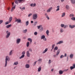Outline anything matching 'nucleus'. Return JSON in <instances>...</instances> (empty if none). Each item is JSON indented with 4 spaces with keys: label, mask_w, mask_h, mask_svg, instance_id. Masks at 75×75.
<instances>
[{
    "label": "nucleus",
    "mask_w": 75,
    "mask_h": 75,
    "mask_svg": "<svg viewBox=\"0 0 75 75\" xmlns=\"http://www.w3.org/2000/svg\"><path fill=\"white\" fill-rule=\"evenodd\" d=\"M9 60H10V57L8 56H6L5 59V67H7V61H9Z\"/></svg>",
    "instance_id": "nucleus-1"
},
{
    "label": "nucleus",
    "mask_w": 75,
    "mask_h": 75,
    "mask_svg": "<svg viewBox=\"0 0 75 75\" xmlns=\"http://www.w3.org/2000/svg\"><path fill=\"white\" fill-rule=\"evenodd\" d=\"M25 0H15V3L17 4H18V3H23V2H24ZM18 1H19L18 2Z\"/></svg>",
    "instance_id": "nucleus-2"
},
{
    "label": "nucleus",
    "mask_w": 75,
    "mask_h": 75,
    "mask_svg": "<svg viewBox=\"0 0 75 75\" xmlns=\"http://www.w3.org/2000/svg\"><path fill=\"white\" fill-rule=\"evenodd\" d=\"M33 20H36L38 18V15L37 14H34L33 15Z\"/></svg>",
    "instance_id": "nucleus-3"
},
{
    "label": "nucleus",
    "mask_w": 75,
    "mask_h": 75,
    "mask_svg": "<svg viewBox=\"0 0 75 75\" xmlns=\"http://www.w3.org/2000/svg\"><path fill=\"white\" fill-rule=\"evenodd\" d=\"M6 34H7L6 36V38H8L9 37H10V32H8V31H7L6 32Z\"/></svg>",
    "instance_id": "nucleus-4"
},
{
    "label": "nucleus",
    "mask_w": 75,
    "mask_h": 75,
    "mask_svg": "<svg viewBox=\"0 0 75 75\" xmlns=\"http://www.w3.org/2000/svg\"><path fill=\"white\" fill-rule=\"evenodd\" d=\"M15 22H17L18 23H21V21L20 19H18L16 18H15Z\"/></svg>",
    "instance_id": "nucleus-5"
},
{
    "label": "nucleus",
    "mask_w": 75,
    "mask_h": 75,
    "mask_svg": "<svg viewBox=\"0 0 75 75\" xmlns=\"http://www.w3.org/2000/svg\"><path fill=\"white\" fill-rule=\"evenodd\" d=\"M12 7L11 10V12H13V11H14V9L16 8V5H15L14 6V4H12Z\"/></svg>",
    "instance_id": "nucleus-6"
},
{
    "label": "nucleus",
    "mask_w": 75,
    "mask_h": 75,
    "mask_svg": "<svg viewBox=\"0 0 75 75\" xmlns=\"http://www.w3.org/2000/svg\"><path fill=\"white\" fill-rule=\"evenodd\" d=\"M20 41H21V39H20V38L17 39L16 40V44H20Z\"/></svg>",
    "instance_id": "nucleus-7"
},
{
    "label": "nucleus",
    "mask_w": 75,
    "mask_h": 75,
    "mask_svg": "<svg viewBox=\"0 0 75 75\" xmlns=\"http://www.w3.org/2000/svg\"><path fill=\"white\" fill-rule=\"evenodd\" d=\"M61 27H64V28H65L67 27H68V25H64L63 24H62L61 25Z\"/></svg>",
    "instance_id": "nucleus-8"
},
{
    "label": "nucleus",
    "mask_w": 75,
    "mask_h": 75,
    "mask_svg": "<svg viewBox=\"0 0 75 75\" xmlns=\"http://www.w3.org/2000/svg\"><path fill=\"white\" fill-rule=\"evenodd\" d=\"M45 16L46 17V18L47 19V20H50V17L48 16V15L47 13H45Z\"/></svg>",
    "instance_id": "nucleus-9"
},
{
    "label": "nucleus",
    "mask_w": 75,
    "mask_h": 75,
    "mask_svg": "<svg viewBox=\"0 0 75 75\" xmlns=\"http://www.w3.org/2000/svg\"><path fill=\"white\" fill-rule=\"evenodd\" d=\"M26 54H27V57H30V52H29V51H28L27 52H26Z\"/></svg>",
    "instance_id": "nucleus-10"
},
{
    "label": "nucleus",
    "mask_w": 75,
    "mask_h": 75,
    "mask_svg": "<svg viewBox=\"0 0 75 75\" xmlns=\"http://www.w3.org/2000/svg\"><path fill=\"white\" fill-rule=\"evenodd\" d=\"M52 9V7H51L50 8L48 9L47 11V13H50Z\"/></svg>",
    "instance_id": "nucleus-11"
},
{
    "label": "nucleus",
    "mask_w": 75,
    "mask_h": 75,
    "mask_svg": "<svg viewBox=\"0 0 75 75\" xmlns=\"http://www.w3.org/2000/svg\"><path fill=\"white\" fill-rule=\"evenodd\" d=\"M36 6V4L35 3L33 4H31L30 5V6H31V7H35Z\"/></svg>",
    "instance_id": "nucleus-12"
},
{
    "label": "nucleus",
    "mask_w": 75,
    "mask_h": 75,
    "mask_svg": "<svg viewBox=\"0 0 75 75\" xmlns=\"http://www.w3.org/2000/svg\"><path fill=\"white\" fill-rule=\"evenodd\" d=\"M25 68H30V65L28 64H27L25 65Z\"/></svg>",
    "instance_id": "nucleus-13"
},
{
    "label": "nucleus",
    "mask_w": 75,
    "mask_h": 75,
    "mask_svg": "<svg viewBox=\"0 0 75 75\" xmlns=\"http://www.w3.org/2000/svg\"><path fill=\"white\" fill-rule=\"evenodd\" d=\"M69 27L70 28H74L75 27V25H69Z\"/></svg>",
    "instance_id": "nucleus-14"
},
{
    "label": "nucleus",
    "mask_w": 75,
    "mask_h": 75,
    "mask_svg": "<svg viewBox=\"0 0 75 75\" xmlns=\"http://www.w3.org/2000/svg\"><path fill=\"white\" fill-rule=\"evenodd\" d=\"M64 42L62 41H59V42L57 43V45H58V44H62Z\"/></svg>",
    "instance_id": "nucleus-15"
},
{
    "label": "nucleus",
    "mask_w": 75,
    "mask_h": 75,
    "mask_svg": "<svg viewBox=\"0 0 75 75\" xmlns=\"http://www.w3.org/2000/svg\"><path fill=\"white\" fill-rule=\"evenodd\" d=\"M18 64V62L16 61L13 64V65H17Z\"/></svg>",
    "instance_id": "nucleus-16"
},
{
    "label": "nucleus",
    "mask_w": 75,
    "mask_h": 75,
    "mask_svg": "<svg viewBox=\"0 0 75 75\" xmlns=\"http://www.w3.org/2000/svg\"><path fill=\"white\" fill-rule=\"evenodd\" d=\"M47 51H48V48H46L45 50H44L43 52V54H45L46 52H47Z\"/></svg>",
    "instance_id": "nucleus-17"
},
{
    "label": "nucleus",
    "mask_w": 75,
    "mask_h": 75,
    "mask_svg": "<svg viewBox=\"0 0 75 75\" xmlns=\"http://www.w3.org/2000/svg\"><path fill=\"white\" fill-rule=\"evenodd\" d=\"M60 52V49H59L57 52V53L56 54L57 55H58L59 54V52Z\"/></svg>",
    "instance_id": "nucleus-18"
},
{
    "label": "nucleus",
    "mask_w": 75,
    "mask_h": 75,
    "mask_svg": "<svg viewBox=\"0 0 75 75\" xmlns=\"http://www.w3.org/2000/svg\"><path fill=\"white\" fill-rule=\"evenodd\" d=\"M12 18H12V17H10L9 18V23H10V22L11 21V20H12Z\"/></svg>",
    "instance_id": "nucleus-19"
},
{
    "label": "nucleus",
    "mask_w": 75,
    "mask_h": 75,
    "mask_svg": "<svg viewBox=\"0 0 75 75\" xmlns=\"http://www.w3.org/2000/svg\"><path fill=\"white\" fill-rule=\"evenodd\" d=\"M28 41H30V44H31V43L32 42V39L30 38H28Z\"/></svg>",
    "instance_id": "nucleus-20"
},
{
    "label": "nucleus",
    "mask_w": 75,
    "mask_h": 75,
    "mask_svg": "<svg viewBox=\"0 0 75 75\" xmlns=\"http://www.w3.org/2000/svg\"><path fill=\"white\" fill-rule=\"evenodd\" d=\"M45 35H43L41 36V40H42V39H43L44 38H45Z\"/></svg>",
    "instance_id": "nucleus-21"
},
{
    "label": "nucleus",
    "mask_w": 75,
    "mask_h": 75,
    "mask_svg": "<svg viewBox=\"0 0 75 75\" xmlns=\"http://www.w3.org/2000/svg\"><path fill=\"white\" fill-rule=\"evenodd\" d=\"M11 27V24L6 25V28H9V27Z\"/></svg>",
    "instance_id": "nucleus-22"
},
{
    "label": "nucleus",
    "mask_w": 75,
    "mask_h": 75,
    "mask_svg": "<svg viewBox=\"0 0 75 75\" xmlns=\"http://www.w3.org/2000/svg\"><path fill=\"white\" fill-rule=\"evenodd\" d=\"M20 9H21V10L22 11H23V10H25V7H20Z\"/></svg>",
    "instance_id": "nucleus-23"
},
{
    "label": "nucleus",
    "mask_w": 75,
    "mask_h": 75,
    "mask_svg": "<svg viewBox=\"0 0 75 75\" xmlns=\"http://www.w3.org/2000/svg\"><path fill=\"white\" fill-rule=\"evenodd\" d=\"M13 50H11L9 52V55H12V54H13V52H13Z\"/></svg>",
    "instance_id": "nucleus-24"
},
{
    "label": "nucleus",
    "mask_w": 75,
    "mask_h": 75,
    "mask_svg": "<svg viewBox=\"0 0 75 75\" xmlns=\"http://www.w3.org/2000/svg\"><path fill=\"white\" fill-rule=\"evenodd\" d=\"M42 59L39 58L37 61H38L39 62H42Z\"/></svg>",
    "instance_id": "nucleus-25"
},
{
    "label": "nucleus",
    "mask_w": 75,
    "mask_h": 75,
    "mask_svg": "<svg viewBox=\"0 0 75 75\" xmlns=\"http://www.w3.org/2000/svg\"><path fill=\"white\" fill-rule=\"evenodd\" d=\"M41 70V67H39L38 69V72H40Z\"/></svg>",
    "instance_id": "nucleus-26"
},
{
    "label": "nucleus",
    "mask_w": 75,
    "mask_h": 75,
    "mask_svg": "<svg viewBox=\"0 0 75 75\" xmlns=\"http://www.w3.org/2000/svg\"><path fill=\"white\" fill-rule=\"evenodd\" d=\"M57 9L56 10V11H59V6H57Z\"/></svg>",
    "instance_id": "nucleus-27"
},
{
    "label": "nucleus",
    "mask_w": 75,
    "mask_h": 75,
    "mask_svg": "<svg viewBox=\"0 0 75 75\" xmlns=\"http://www.w3.org/2000/svg\"><path fill=\"white\" fill-rule=\"evenodd\" d=\"M49 30H47L46 31V34L48 36L49 35Z\"/></svg>",
    "instance_id": "nucleus-28"
},
{
    "label": "nucleus",
    "mask_w": 75,
    "mask_h": 75,
    "mask_svg": "<svg viewBox=\"0 0 75 75\" xmlns=\"http://www.w3.org/2000/svg\"><path fill=\"white\" fill-rule=\"evenodd\" d=\"M73 57H74V54H71L69 56L70 58H71V59L73 58Z\"/></svg>",
    "instance_id": "nucleus-29"
},
{
    "label": "nucleus",
    "mask_w": 75,
    "mask_h": 75,
    "mask_svg": "<svg viewBox=\"0 0 75 75\" xmlns=\"http://www.w3.org/2000/svg\"><path fill=\"white\" fill-rule=\"evenodd\" d=\"M42 25H40L39 26H37V27H38V29H40V28H41H41L42 27Z\"/></svg>",
    "instance_id": "nucleus-30"
},
{
    "label": "nucleus",
    "mask_w": 75,
    "mask_h": 75,
    "mask_svg": "<svg viewBox=\"0 0 75 75\" xmlns=\"http://www.w3.org/2000/svg\"><path fill=\"white\" fill-rule=\"evenodd\" d=\"M25 56V55L24 54L22 55L20 58L19 59H21V58H24Z\"/></svg>",
    "instance_id": "nucleus-31"
},
{
    "label": "nucleus",
    "mask_w": 75,
    "mask_h": 75,
    "mask_svg": "<svg viewBox=\"0 0 75 75\" xmlns=\"http://www.w3.org/2000/svg\"><path fill=\"white\" fill-rule=\"evenodd\" d=\"M29 45H30V42H27V44H26V46L27 47H29Z\"/></svg>",
    "instance_id": "nucleus-32"
},
{
    "label": "nucleus",
    "mask_w": 75,
    "mask_h": 75,
    "mask_svg": "<svg viewBox=\"0 0 75 75\" xmlns=\"http://www.w3.org/2000/svg\"><path fill=\"white\" fill-rule=\"evenodd\" d=\"M71 2L73 4H74L75 3V0H70Z\"/></svg>",
    "instance_id": "nucleus-33"
},
{
    "label": "nucleus",
    "mask_w": 75,
    "mask_h": 75,
    "mask_svg": "<svg viewBox=\"0 0 75 75\" xmlns=\"http://www.w3.org/2000/svg\"><path fill=\"white\" fill-rule=\"evenodd\" d=\"M66 8L67 10H68L69 8V6L68 5H67L66 6Z\"/></svg>",
    "instance_id": "nucleus-34"
},
{
    "label": "nucleus",
    "mask_w": 75,
    "mask_h": 75,
    "mask_svg": "<svg viewBox=\"0 0 75 75\" xmlns=\"http://www.w3.org/2000/svg\"><path fill=\"white\" fill-rule=\"evenodd\" d=\"M65 16V13H62V17H64Z\"/></svg>",
    "instance_id": "nucleus-35"
},
{
    "label": "nucleus",
    "mask_w": 75,
    "mask_h": 75,
    "mask_svg": "<svg viewBox=\"0 0 75 75\" xmlns=\"http://www.w3.org/2000/svg\"><path fill=\"white\" fill-rule=\"evenodd\" d=\"M29 24V22L28 21H27L26 22V26H27Z\"/></svg>",
    "instance_id": "nucleus-36"
},
{
    "label": "nucleus",
    "mask_w": 75,
    "mask_h": 75,
    "mask_svg": "<svg viewBox=\"0 0 75 75\" xmlns=\"http://www.w3.org/2000/svg\"><path fill=\"white\" fill-rule=\"evenodd\" d=\"M27 31V30L25 29V30H23V33H26Z\"/></svg>",
    "instance_id": "nucleus-37"
},
{
    "label": "nucleus",
    "mask_w": 75,
    "mask_h": 75,
    "mask_svg": "<svg viewBox=\"0 0 75 75\" xmlns=\"http://www.w3.org/2000/svg\"><path fill=\"white\" fill-rule=\"evenodd\" d=\"M59 74H63V71H62L60 70L59 71Z\"/></svg>",
    "instance_id": "nucleus-38"
},
{
    "label": "nucleus",
    "mask_w": 75,
    "mask_h": 75,
    "mask_svg": "<svg viewBox=\"0 0 75 75\" xmlns=\"http://www.w3.org/2000/svg\"><path fill=\"white\" fill-rule=\"evenodd\" d=\"M43 30H44V29L42 27L40 30V31H42Z\"/></svg>",
    "instance_id": "nucleus-39"
},
{
    "label": "nucleus",
    "mask_w": 75,
    "mask_h": 75,
    "mask_svg": "<svg viewBox=\"0 0 75 75\" xmlns=\"http://www.w3.org/2000/svg\"><path fill=\"white\" fill-rule=\"evenodd\" d=\"M63 32H64V29L62 28H61L60 29V33H63Z\"/></svg>",
    "instance_id": "nucleus-40"
},
{
    "label": "nucleus",
    "mask_w": 75,
    "mask_h": 75,
    "mask_svg": "<svg viewBox=\"0 0 75 75\" xmlns=\"http://www.w3.org/2000/svg\"><path fill=\"white\" fill-rule=\"evenodd\" d=\"M70 17H74V15L73 14H70Z\"/></svg>",
    "instance_id": "nucleus-41"
},
{
    "label": "nucleus",
    "mask_w": 75,
    "mask_h": 75,
    "mask_svg": "<svg viewBox=\"0 0 75 75\" xmlns=\"http://www.w3.org/2000/svg\"><path fill=\"white\" fill-rule=\"evenodd\" d=\"M55 45L53 44L52 45V49H54V47H55Z\"/></svg>",
    "instance_id": "nucleus-42"
},
{
    "label": "nucleus",
    "mask_w": 75,
    "mask_h": 75,
    "mask_svg": "<svg viewBox=\"0 0 75 75\" xmlns=\"http://www.w3.org/2000/svg\"><path fill=\"white\" fill-rule=\"evenodd\" d=\"M70 68L71 69V70H72V69H74V67L73 66H71L70 67Z\"/></svg>",
    "instance_id": "nucleus-43"
},
{
    "label": "nucleus",
    "mask_w": 75,
    "mask_h": 75,
    "mask_svg": "<svg viewBox=\"0 0 75 75\" xmlns=\"http://www.w3.org/2000/svg\"><path fill=\"white\" fill-rule=\"evenodd\" d=\"M71 20H73L74 21H75V17H73L71 18Z\"/></svg>",
    "instance_id": "nucleus-44"
},
{
    "label": "nucleus",
    "mask_w": 75,
    "mask_h": 75,
    "mask_svg": "<svg viewBox=\"0 0 75 75\" xmlns=\"http://www.w3.org/2000/svg\"><path fill=\"white\" fill-rule=\"evenodd\" d=\"M54 50H58V47H55L54 49Z\"/></svg>",
    "instance_id": "nucleus-45"
},
{
    "label": "nucleus",
    "mask_w": 75,
    "mask_h": 75,
    "mask_svg": "<svg viewBox=\"0 0 75 75\" xmlns=\"http://www.w3.org/2000/svg\"><path fill=\"white\" fill-rule=\"evenodd\" d=\"M64 55H62L60 56V58H64Z\"/></svg>",
    "instance_id": "nucleus-46"
},
{
    "label": "nucleus",
    "mask_w": 75,
    "mask_h": 75,
    "mask_svg": "<svg viewBox=\"0 0 75 75\" xmlns=\"http://www.w3.org/2000/svg\"><path fill=\"white\" fill-rule=\"evenodd\" d=\"M37 32H35L34 33V35H37Z\"/></svg>",
    "instance_id": "nucleus-47"
},
{
    "label": "nucleus",
    "mask_w": 75,
    "mask_h": 75,
    "mask_svg": "<svg viewBox=\"0 0 75 75\" xmlns=\"http://www.w3.org/2000/svg\"><path fill=\"white\" fill-rule=\"evenodd\" d=\"M25 51H23L22 53V55H24V54H25Z\"/></svg>",
    "instance_id": "nucleus-48"
},
{
    "label": "nucleus",
    "mask_w": 75,
    "mask_h": 75,
    "mask_svg": "<svg viewBox=\"0 0 75 75\" xmlns=\"http://www.w3.org/2000/svg\"><path fill=\"white\" fill-rule=\"evenodd\" d=\"M29 51H30V52H32V49L31 48H29Z\"/></svg>",
    "instance_id": "nucleus-49"
},
{
    "label": "nucleus",
    "mask_w": 75,
    "mask_h": 75,
    "mask_svg": "<svg viewBox=\"0 0 75 75\" xmlns=\"http://www.w3.org/2000/svg\"><path fill=\"white\" fill-rule=\"evenodd\" d=\"M3 22V20H0V24H1V23H2Z\"/></svg>",
    "instance_id": "nucleus-50"
},
{
    "label": "nucleus",
    "mask_w": 75,
    "mask_h": 75,
    "mask_svg": "<svg viewBox=\"0 0 75 75\" xmlns=\"http://www.w3.org/2000/svg\"><path fill=\"white\" fill-rule=\"evenodd\" d=\"M8 23H10V22H9V21H7V22L5 23V24L6 25H7V24H8Z\"/></svg>",
    "instance_id": "nucleus-51"
},
{
    "label": "nucleus",
    "mask_w": 75,
    "mask_h": 75,
    "mask_svg": "<svg viewBox=\"0 0 75 75\" xmlns=\"http://www.w3.org/2000/svg\"><path fill=\"white\" fill-rule=\"evenodd\" d=\"M43 40H44L45 41H47V39L46 38H44L43 39Z\"/></svg>",
    "instance_id": "nucleus-52"
},
{
    "label": "nucleus",
    "mask_w": 75,
    "mask_h": 75,
    "mask_svg": "<svg viewBox=\"0 0 75 75\" xmlns=\"http://www.w3.org/2000/svg\"><path fill=\"white\" fill-rule=\"evenodd\" d=\"M51 61L50 59H49V64H51Z\"/></svg>",
    "instance_id": "nucleus-53"
},
{
    "label": "nucleus",
    "mask_w": 75,
    "mask_h": 75,
    "mask_svg": "<svg viewBox=\"0 0 75 75\" xmlns=\"http://www.w3.org/2000/svg\"><path fill=\"white\" fill-rule=\"evenodd\" d=\"M32 15V13H30L28 15V17H30V16H31Z\"/></svg>",
    "instance_id": "nucleus-54"
},
{
    "label": "nucleus",
    "mask_w": 75,
    "mask_h": 75,
    "mask_svg": "<svg viewBox=\"0 0 75 75\" xmlns=\"http://www.w3.org/2000/svg\"><path fill=\"white\" fill-rule=\"evenodd\" d=\"M37 61H36V62H35L34 64V65H35V64H36V63H37Z\"/></svg>",
    "instance_id": "nucleus-55"
},
{
    "label": "nucleus",
    "mask_w": 75,
    "mask_h": 75,
    "mask_svg": "<svg viewBox=\"0 0 75 75\" xmlns=\"http://www.w3.org/2000/svg\"><path fill=\"white\" fill-rule=\"evenodd\" d=\"M73 67L75 68V64H73Z\"/></svg>",
    "instance_id": "nucleus-56"
},
{
    "label": "nucleus",
    "mask_w": 75,
    "mask_h": 75,
    "mask_svg": "<svg viewBox=\"0 0 75 75\" xmlns=\"http://www.w3.org/2000/svg\"><path fill=\"white\" fill-rule=\"evenodd\" d=\"M37 24V22L36 21L35 22V23H34L35 25H36V24Z\"/></svg>",
    "instance_id": "nucleus-57"
},
{
    "label": "nucleus",
    "mask_w": 75,
    "mask_h": 75,
    "mask_svg": "<svg viewBox=\"0 0 75 75\" xmlns=\"http://www.w3.org/2000/svg\"><path fill=\"white\" fill-rule=\"evenodd\" d=\"M64 57H67V54L66 53H65Z\"/></svg>",
    "instance_id": "nucleus-58"
},
{
    "label": "nucleus",
    "mask_w": 75,
    "mask_h": 75,
    "mask_svg": "<svg viewBox=\"0 0 75 75\" xmlns=\"http://www.w3.org/2000/svg\"><path fill=\"white\" fill-rule=\"evenodd\" d=\"M68 70V69H67L65 70L64 71H67Z\"/></svg>",
    "instance_id": "nucleus-59"
},
{
    "label": "nucleus",
    "mask_w": 75,
    "mask_h": 75,
    "mask_svg": "<svg viewBox=\"0 0 75 75\" xmlns=\"http://www.w3.org/2000/svg\"><path fill=\"white\" fill-rule=\"evenodd\" d=\"M54 70V69H51V71H53Z\"/></svg>",
    "instance_id": "nucleus-60"
},
{
    "label": "nucleus",
    "mask_w": 75,
    "mask_h": 75,
    "mask_svg": "<svg viewBox=\"0 0 75 75\" xmlns=\"http://www.w3.org/2000/svg\"><path fill=\"white\" fill-rule=\"evenodd\" d=\"M31 23L32 24H33V23H34V22H33V21H31Z\"/></svg>",
    "instance_id": "nucleus-61"
},
{
    "label": "nucleus",
    "mask_w": 75,
    "mask_h": 75,
    "mask_svg": "<svg viewBox=\"0 0 75 75\" xmlns=\"http://www.w3.org/2000/svg\"><path fill=\"white\" fill-rule=\"evenodd\" d=\"M54 57H56V55H53Z\"/></svg>",
    "instance_id": "nucleus-62"
},
{
    "label": "nucleus",
    "mask_w": 75,
    "mask_h": 75,
    "mask_svg": "<svg viewBox=\"0 0 75 75\" xmlns=\"http://www.w3.org/2000/svg\"><path fill=\"white\" fill-rule=\"evenodd\" d=\"M64 1V0H61V1L62 2H63Z\"/></svg>",
    "instance_id": "nucleus-63"
},
{
    "label": "nucleus",
    "mask_w": 75,
    "mask_h": 75,
    "mask_svg": "<svg viewBox=\"0 0 75 75\" xmlns=\"http://www.w3.org/2000/svg\"><path fill=\"white\" fill-rule=\"evenodd\" d=\"M53 50V49L52 48V49L50 51H52Z\"/></svg>",
    "instance_id": "nucleus-64"
}]
</instances>
